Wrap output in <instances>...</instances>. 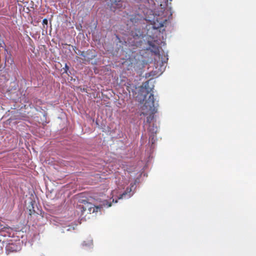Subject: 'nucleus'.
I'll return each instance as SVG.
<instances>
[{"label":"nucleus","instance_id":"5","mask_svg":"<svg viewBox=\"0 0 256 256\" xmlns=\"http://www.w3.org/2000/svg\"><path fill=\"white\" fill-rule=\"evenodd\" d=\"M6 250L8 254L16 252L18 250L17 246L13 243H9L6 247Z\"/></svg>","mask_w":256,"mask_h":256},{"label":"nucleus","instance_id":"3","mask_svg":"<svg viewBox=\"0 0 256 256\" xmlns=\"http://www.w3.org/2000/svg\"><path fill=\"white\" fill-rule=\"evenodd\" d=\"M98 206H95L93 204L84 201V206H82L83 211L85 212L88 210L90 214L94 213V212H98Z\"/></svg>","mask_w":256,"mask_h":256},{"label":"nucleus","instance_id":"7","mask_svg":"<svg viewBox=\"0 0 256 256\" xmlns=\"http://www.w3.org/2000/svg\"><path fill=\"white\" fill-rule=\"evenodd\" d=\"M148 131L150 132L151 134H156L158 132V128L156 126H154V124L152 126L150 125L149 128H148Z\"/></svg>","mask_w":256,"mask_h":256},{"label":"nucleus","instance_id":"10","mask_svg":"<svg viewBox=\"0 0 256 256\" xmlns=\"http://www.w3.org/2000/svg\"><path fill=\"white\" fill-rule=\"evenodd\" d=\"M155 135H156V134H150V136L149 141L151 142L152 144H154L156 140V138Z\"/></svg>","mask_w":256,"mask_h":256},{"label":"nucleus","instance_id":"4","mask_svg":"<svg viewBox=\"0 0 256 256\" xmlns=\"http://www.w3.org/2000/svg\"><path fill=\"white\" fill-rule=\"evenodd\" d=\"M111 3L110 8L112 10L115 11L116 9L122 7V2L121 0H110Z\"/></svg>","mask_w":256,"mask_h":256},{"label":"nucleus","instance_id":"13","mask_svg":"<svg viewBox=\"0 0 256 256\" xmlns=\"http://www.w3.org/2000/svg\"><path fill=\"white\" fill-rule=\"evenodd\" d=\"M68 68H69L68 66L66 64L65 68H64V72L67 73V71L68 70Z\"/></svg>","mask_w":256,"mask_h":256},{"label":"nucleus","instance_id":"11","mask_svg":"<svg viewBox=\"0 0 256 256\" xmlns=\"http://www.w3.org/2000/svg\"><path fill=\"white\" fill-rule=\"evenodd\" d=\"M48 20L46 18H44L42 20V25L44 28L46 29L48 28Z\"/></svg>","mask_w":256,"mask_h":256},{"label":"nucleus","instance_id":"14","mask_svg":"<svg viewBox=\"0 0 256 256\" xmlns=\"http://www.w3.org/2000/svg\"><path fill=\"white\" fill-rule=\"evenodd\" d=\"M126 192H124L122 194L120 195V196L118 198L119 199L122 198L124 196H126Z\"/></svg>","mask_w":256,"mask_h":256},{"label":"nucleus","instance_id":"6","mask_svg":"<svg viewBox=\"0 0 256 256\" xmlns=\"http://www.w3.org/2000/svg\"><path fill=\"white\" fill-rule=\"evenodd\" d=\"M166 20L159 22L158 20L154 21L153 27L154 29H158L164 26V24Z\"/></svg>","mask_w":256,"mask_h":256},{"label":"nucleus","instance_id":"9","mask_svg":"<svg viewBox=\"0 0 256 256\" xmlns=\"http://www.w3.org/2000/svg\"><path fill=\"white\" fill-rule=\"evenodd\" d=\"M88 54V52H82L80 54V56H82V57H84V60L90 61V60H92L94 57V56H92L91 58L88 57L87 56Z\"/></svg>","mask_w":256,"mask_h":256},{"label":"nucleus","instance_id":"8","mask_svg":"<svg viewBox=\"0 0 256 256\" xmlns=\"http://www.w3.org/2000/svg\"><path fill=\"white\" fill-rule=\"evenodd\" d=\"M149 46L152 48V51L155 54H157L159 52L158 47L154 44L152 42H149Z\"/></svg>","mask_w":256,"mask_h":256},{"label":"nucleus","instance_id":"1","mask_svg":"<svg viewBox=\"0 0 256 256\" xmlns=\"http://www.w3.org/2000/svg\"><path fill=\"white\" fill-rule=\"evenodd\" d=\"M150 80H150L143 84L136 96V100L138 102L142 103L144 101L140 108V115L148 116L146 117V122L150 124L154 120V115L157 112V108L158 106L152 93L154 86L152 84L151 86H149Z\"/></svg>","mask_w":256,"mask_h":256},{"label":"nucleus","instance_id":"15","mask_svg":"<svg viewBox=\"0 0 256 256\" xmlns=\"http://www.w3.org/2000/svg\"><path fill=\"white\" fill-rule=\"evenodd\" d=\"M112 206L111 203H109V204H108V207H110V206Z\"/></svg>","mask_w":256,"mask_h":256},{"label":"nucleus","instance_id":"12","mask_svg":"<svg viewBox=\"0 0 256 256\" xmlns=\"http://www.w3.org/2000/svg\"><path fill=\"white\" fill-rule=\"evenodd\" d=\"M92 245V240H90L88 242V243H86V242H84L83 243H82V246H91Z\"/></svg>","mask_w":256,"mask_h":256},{"label":"nucleus","instance_id":"2","mask_svg":"<svg viewBox=\"0 0 256 256\" xmlns=\"http://www.w3.org/2000/svg\"><path fill=\"white\" fill-rule=\"evenodd\" d=\"M134 169L135 170L134 171L132 170V168H130V171L129 170V179H133L134 180L133 184L132 182L130 184V187L129 190V193L132 192V194L134 192L137 186L140 182V178L142 174L141 172L142 166H137Z\"/></svg>","mask_w":256,"mask_h":256}]
</instances>
